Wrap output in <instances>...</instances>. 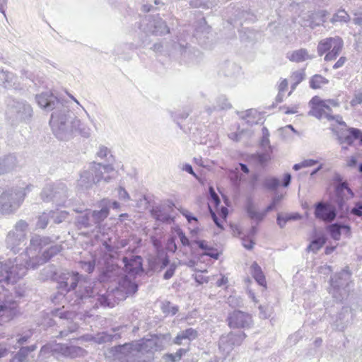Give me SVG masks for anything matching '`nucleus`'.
Segmentation results:
<instances>
[{"mask_svg": "<svg viewBox=\"0 0 362 362\" xmlns=\"http://www.w3.org/2000/svg\"><path fill=\"white\" fill-rule=\"evenodd\" d=\"M351 272L349 267H346L331 278L329 293L336 303H339L347 297L351 284Z\"/></svg>", "mask_w": 362, "mask_h": 362, "instance_id": "nucleus-1", "label": "nucleus"}, {"mask_svg": "<svg viewBox=\"0 0 362 362\" xmlns=\"http://www.w3.org/2000/svg\"><path fill=\"white\" fill-rule=\"evenodd\" d=\"M328 0H301L296 3L298 9H301V13L298 17L300 18L299 23L303 27H310L314 28L315 26L320 25V22H317L319 16L315 11V6H321L326 4Z\"/></svg>", "mask_w": 362, "mask_h": 362, "instance_id": "nucleus-2", "label": "nucleus"}, {"mask_svg": "<svg viewBox=\"0 0 362 362\" xmlns=\"http://www.w3.org/2000/svg\"><path fill=\"white\" fill-rule=\"evenodd\" d=\"M344 45L343 40L339 37H327L320 40L317 45V53L319 56H322L327 52L325 57V60L332 61L337 59L341 52Z\"/></svg>", "mask_w": 362, "mask_h": 362, "instance_id": "nucleus-3", "label": "nucleus"}, {"mask_svg": "<svg viewBox=\"0 0 362 362\" xmlns=\"http://www.w3.org/2000/svg\"><path fill=\"white\" fill-rule=\"evenodd\" d=\"M334 193H335L334 202L337 204L339 211L341 213L340 217H344L349 212L348 207H346L345 209H344V204H345V199H349V198L353 197L354 195V192L348 187L347 182H341L336 185Z\"/></svg>", "mask_w": 362, "mask_h": 362, "instance_id": "nucleus-4", "label": "nucleus"}, {"mask_svg": "<svg viewBox=\"0 0 362 362\" xmlns=\"http://www.w3.org/2000/svg\"><path fill=\"white\" fill-rule=\"evenodd\" d=\"M312 105L311 110L309 112V115H312L317 119L326 118L330 121L334 119L332 115V109L329 108V105L327 104V102L320 99L318 96H315L310 100Z\"/></svg>", "mask_w": 362, "mask_h": 362, "instance_id": "nucleus-5", "label": "nucleus"}, {"mask_svg": "<svg viewBox=\"0 0 362 362\" xmlns=\"http://www.w3.org/2000/svg\"><path fill=\"white\" fill-rule=\"evenodd\" d=\"M314 214L317 218L326 223H331L335 219L337 211L333 204L321 202L315 204Z\"/></svg>", "mask_w": 362, "mask_h": 362, "instance_id": "nucleus-6", "label": "nucleus"}, {"mask_svg": "<svg viewBox=\"0 0 362 362\" xmlns=\"http://www.w3.org/2000/svg\"><path fill=\"white\" fill-rule=\"evenodd\" d=\"M192 245H194V249L202 251L203 255L209 256L214 259L219 258L221 252L218 250L205 240H192Z\"/></svg>", "mask_w": 362, "mask_h": 362, "instance_id": "nucleus-7", "label": "nucleus"}, {"mask_svg": "<svg viewBox=\"0 0 362 362\" xmlns=\"http://www.w3.org/2000/svg\"><path fill=\"white\" fill-rule=\"evenodd\" d=\"M353 321V313L349 307H343L338 313L336 320L334 322L335 328L339 331H344Z\"/></svg>", "mask_w": 362, "mask_h": 362, "instance_id": "nucleus-8", "label": "nucleus"}, {"mask_svg": "<svg viewBox=\"0 0 362 362\" xmlns=\"http://www.w3.org/2000/svg\"><path fill=\"white\" fill-rule=\"evenodd\" d=\"M326 230L335 240H339L342 233L346 237H349L351 235L350 226L339 222H336L327 226Z\"/></svg>", "mask_w": 362, "mask_h": 362, "instance_id": "nucleus-9", "label": "nucleus"}, {"mask_svg": "<svg viewBox=\"0 0 362 362\" xmlns=\"http://www.w3.org/2000/svg\"><path fill=\"white\" fill-rule=\"evenodd\" d=\"M279 200V198L274 199L272 202L267 207V209L264 211H257L253 204L250 202L246 207V210L249 216L252 219L261 221L264 218L267 212L273 210L276 207Z\"/></svg>", "mask_w": 362, "mask_h": 362, "instance_id": "nucleus-10", "label": "nucleus"}, {"mask_svg": "<svg viewBox=\"0 0 362 362\" xmlns=\"http://www.w3.org/2000/svg\"><path fill=\"white\" fill-rule=\"evenodd\" d=\"M114 171V168L110 165H102L100 163L95 164L94 171V180L95 183L100 182L102 180L109 181L111 178L110 175L103 176L105 173L110 174Z\"/></svg>", "mask_w": 362, "mask_h": 362, "instance_id": "nucleus-11", "label": "nucleus"}, {"mask_svg": "<svg viewBox=\"0 0 362 362\" xmlns=\"http://www.w3.org/2000/svg\"><path fill=\"white\" fill-rule=\"evenodd\" d=\"M247 315L240 310L233 312L228 317V326L231 328H240L245 327L247 323Z\"/></svg>", "mask_w": 362, "mask_h": 362, "instance_id": "nucleus-12", "label": "nucleus"}, {"mask_svg": "<svg viewBox=\"0 0 362 362\" xmlns=\"http://www.w3.org/2000/svg\"><path fill=\"white\" fill-rule=\"evenodd\" d=\"M198 337V332L193 328H187L179 332L173 339V344L181 345L183 340L193 341Z\"/></svg>", "mask_w": 362, "mask_h": 362, "instance_id": "nucleus-13", "label": "nucleus"}, {"mask_svg": "<svg viewBox=\"0 0 362 362\" xmlns=\"http://www.w3.org/2000/svg\"><path fill=\"white\" fill-rule=\"evenodd\" d=\"M125 263V270L131 274H137L143 271L141 258L139 256L128 260L127 257L123 259Z\"/></svg>", "mask_w": 362, "mask_h": 362, "instance_id": "nucleus-14", "label": "nucleus"}, {"mask_svg": "<svg viewBox=\"0 0 362 362\" xmlns=\"http://www.w3.org/2000/svg\"><path fill=\"white\" fill-rule=\"evenodd\" d=\"M36 100L42 108H52L56 98L51 91H45L37 95Z\"/></svg>", "mask_w": 362, "mask_h": 362, "instance_id": "nucleus-15", "label": "nucleus"}, {"mask_svg": "<svg viewBox=\"0 0 362 362\" xmlns=\"http://www.w3.org/2000/svg\"><path fill=\"white\" fill-rule=\"evenodd\" d=\"M250 273L256 282L265 289L267 288L266 277L259 264L254 262L250 267Z\"/></svg>", "mask_w": 362, "mask_h": 362, "instance_id": "nucleus-16", "label": "nucleus"}, {"mask_svg": "<svg viewBox=\"0 0 362 362\" xmlns=\"http://www.w3.org/2000/svg\"><path fill=\"white\" fill-rule=\"evenodd\" d=\"M327 240L326 234L315 232L308 247V250L315 253L317 252L325 244Z\"/></svg>", "mask_w": 362, "mask_h": 362, "instance_id": "nucleus-17", "label": "nucleus"}, {"mask_svg": "<svg viewBox=\"0 0 362 362\" xmlns=\"http://www.w3.org/2000/svg\"><path fill=\"white\" fill-rule=\"evenodd\" d=\"M328 80L321 75L316 74L313 76L310 81V86L313 89L320 88L322 85L328 83Z\"/></svg>", "mask_w": 362, "mask_h": 362, "instance_id": "nucleus-18", "label": "nucleus"}, {"mask_svg": "<svg viewBox=\"0 0 362 362\" xmlns=\"http://www.w3.org/2000/svg\"><path fill=\"white\" fill-rule=\"evenodd\" d=\"M13 314V309L6 305L0 304V325L3 322L10 320Z\"/></svg>", "mask_w": 362, "mask_h": 362, "instance_id": "nucleus-19", "label": "nucleus"}, {"mask_svg": "<svg viewBox=\"0 0 362 362\" xmlns=\"http://www.w3.org/2000/svg\"><path fill=\"white\" fill-rule=\"evenodd\" d=\"M187 351L188 349L180 348L175 354H166L165 358L170 362L179 361Z\"/></svg>", "mask_w": 362, "mask_h": 362, "instance_id": "nucleus-20", "label": "nucleus"}, {"mask_svg": "<svg viewBox=\"0 0 362 362\" xmlns=\"http://www.w3.org/2000/svg\"><path fill=\"white\" fill-rule=\"evenodd\" d=\"M350 21L349 15L344 10H339L332 18V22L347 23Z\"/></svg>", "mask_w": 362, "mask_h": 362, "instance_id": "nucleus-21", "label": "nucleus"}, {"mask_svg": "<svg viewBox=\"0 0 362 362\" xmlns=\"http://www.w3.org/2000/svg\"><path fill=\"white\" fill-rule=\"evenodd\" d=\"M151 214L156 219L163 222H167L170 219V216L168 214H163L162 210L159 208L153 209Z\"/></svg>", "mask_w": 362, "mask_h": 362, "instance_id": "nucleus-22", "label": "nucleus"}, {"mask_svg": "<svg viewBox=\"0 0 362 362\" xmlns=\"http://www.w3.org/2000/svg\"><path fill=\"white\" fill-rule=\"evenodd\" d=\"M337 139H338L339 144H343L346 143L349 146H351L354 141L353 140L352 137L351 136V134L349 132H348L347 134H345L344 132H341V134H338Z\"/></svg>", "mask_w": 362, "mask_h": 362, "instance_id": "nucleus-23", "label": "nucleus"}, {"mask_svg": "<svg viewBox=\"0 0 362 362\" xmlns=\"http://www.w3.org/2000/svg\"><path fill=\"white\" fill-rule=\"evenodd\" d=\"M347 132L350 133L354 141L358 140L359 144H362V131L361 129L350 127L347 129Z\"/></svg>", "mask_w": 362, "mask_h": 362, "instance_id": "nucleus-24", "label": "nucleus"}, {"mask_svg": "<svg viewBox=\"0 0 362 362\" xmlns=\"http://www.w3.org/2000/svg\"><path fill=\"white\" fill-rule=\"evenodd\" d=\"M310 58L306 49H300L296 51V62H303Z\"/></svg>", "mask_w": 362, "mask_h": 362, "instance_id": "nucleus-25", "label": "nucleus"}, {"mask_svg": "<svg viewBox=\"0 0 362 362\" xmlns=\"http://www.w3.org/2000/svg\"><path fill=\"white\" fill-rule=\"evenodd\" d=\"M317 163V160L313 159L304 160L300 163H296V171L300 170L302 168L313 166Z\"/></svg>", "mask_w": 362, "mask_h": 362, "instance_id": "nucleus-26", "label": "nucleus"}, {"mask_svg": "<svg viewBox=\"0 0 362 362\" xmlns=\"http://www.w3.org/2000/svg\"><path fill=\"white\" fill-rule=\"evenodd\" d=\"M350 214L356 216L362 217V202H356L354 206L351 209Z\"/></svg>", "mask_w": 362, "mask_h": 362, "instance_id": "nucleus-27", "label": "nucleus"}, {"mask_svg": "<svg viewBox=\"0 0 362 362\" xmlns=\"http://www.w3.org/2000/svg\"><path fill=\"white\" fill-rule=\"evenodd\" d=\"M177 235L180 238V242L183 246H190L192 248L194 247V245H192V241L190 242L188 238L185 235V234L182 231H179Z\"/></svg>", "mask_w": 362, "mask_h": 362, "instance_id": "nucleus-28", "label": "nucleus"}, {"mask_svg": "<svg viewBox=\"0 0 362 362\" xmlns=\"http://www.w3.org/2000/svg\"><path fill=\"white\" fill-rule=\"evenodd\" d=\"M279 185V181L276 178H268L265 181L266 187L270 189H276Z\"/></svg>", "mask_w": 362, "mask_h": 362, "instance_id": "nucleus-29", "label": "nucleus"}, {"mask_svg": "<svg viewBox=\"0 0 362 362\" xmlns=\"http://www.w3.org/2000/svg\"><path fill=\"white\" fill-rule=\"evenodd\" d=\"M109 214V209L107 207L103 208L100 211H94L93 216L97 218H105Z\"/></svg>", "mask_w": 362, "mask_h": 362, "instance_id": "nucleus-30", "label": "nucleus"}, {"mask_svg": "<svg viewBox=\"0 0 362 362\" xmlns=\"http://www.w3.org/2000/svg\"><path fill=\"white\" fill-rule=\"evenodd\" d=\"M209 192L211 198V201L215 207H217L220 204V199L217 194L215 192L213 187H209Z\"/></svg>", "mask_w": 362, "mask_h": 362, "instance_id": "nucleus-31", "label": "nucleus"}, {"mask_svg": "<svg viewBox=\"0 0 362 362\" xmlns=\"http://www.w3.org/2000/svg\"><path fill=\"white\" fill-rule=\"evenodd\" d=\"M181 214L187 218V221L189 223H191L192 221L197 223L198 219L194 216L189 211L187 210H182L180 211Z\"/></svg>", "mask_w": 362, "mask_h": 362, "instance_id": "nucleus-32", "label": "nucleus"}, {"mask_svg": "<svg viewBox=\"0 0 362 362\" xmlns=\"http://www.w3.org/2000/svg\"><path fill=\"white\" fill-rule=\"evenodd\" d=\"M259 309L260 310V315L262 318H267L270 316V314L272 313V309L269 308H264L262 305H260L259 307Z\"/></svg>", "mask_w": 362, "mask_h": 362, "instance_id": "nucleus-33", "label": "nucleus"}, {"mask_svg": "<svg viewBox=\"0 0 362 362\" xmlns=\"http://www.w3.org/2000/svg\"><path fill=\"white\" fill-rule=\"evenodd\" d=\"M293 218H294L293 216H288L284 218L281 215H279L277 217V222L281 227H283L287 221L291 220Z\"/></svg>", "mask_w": 362, "mask_h": 362, "instance_id": "nucleus-34", "label": "nucleus"}, {"mask_svg": "<svg viewBox=\"0 0 362 362\" xmlns=\"http://www.w3.org/2000/svg\"><path fill=\"white\" fill-rule=\"evenodd\" d=\"M353 22L355 25L362 26V12H356L354 13Z\"/></svg>", "mask_w": 362, "mask_h": 362, "instance_id": "nucleus-35", "label": "nucleus"}, {"mask_svg": "<svg viewBox=\"0 0 362 362\" xmlns=\"http://www.w3.org/2000/svg\"><path fill=\"white\" fill-rule=\"evenodd\" d=\"M362 103V93L356 94L354 99L351 101V105L355 106L358 104Z\"/></svg>", "mask_w": 362, "mask_h": 362, "instance_id": "nucleus-36", "label": "nucleus"}, {"mask_svg": "<svg viewBox=\"0 0 362 362\" xmlns=\"http://www.w3.org/2000/svg\"><path fill=\"white\" fill-rule=\"evenodd\" d=\"M175 267L174 265L171 266L164 274V279H170L175 273Z\"/></svg>", "mask_w": 362, "mask_h": 362, "instance_id": "nucleus-37", "label": "nucleus"}, {"mask_svg": "<svg viewBox=\"0 0 362 362\" xmlns=\"http://www.w3.org/2000/svg\"><path fill=\"white\" fill-rule=\"evenodd\" d=\"M346 62V58L345 57H341L337 62L333 65L334 69H337L344 66L345 62Z\"/></svg>", "mask_w": 362, "mask_h": 362, "instance_id": "nucleus-38", "label": "nucleus"}, {"mask_svg": "<svg viewBox=\"0 0 362 362\" xmlns=\"http://www.w3.org/2000/svg\"><path fill=\"white\" fill-rule=\"evenodd\" d=\"M305 74L303 70L296 73V86L305 78Z\"/></svg>", "mask_w": 362, "mask_h": 362, "instance_id": "nucleus-39", "label": "nucleus"}, {"mask_svg": "<svg viewBox=\"0 0 362 362\" xmlns=\"http://www.w3.org/2000/svg\"><path fill=\"white\" fill-rule=\"evenodd\" d=\"M270 160V156L266 154H262L258 156V161L261 165H264Z\"/></svg>", "mask_w": 362, "mask_h": 362, "instance_id": "nucleus-40", "label": "nucleus"}, {"mask_svg": "<svg viewBox=\"0 0 362 362\" xmlns=\"http://www.w3.org/2000/svg\"><path fill=\"white\" fill-rule=\"evenodd\" d=\"M216 213L223 219L226 220L228 215V209L226 207H222L220 211H216Z\"/></svg>", "mask_w": 362, "mask_h": 362, "instance_id": "nucleus-41", "label": "nucleus"}, {"mask_svg": "<svg viewBox=\"0 0 362 362\" xmlns=\"http://www.w3.org/2000/svg\"><path fill=\"white\" fill-rule=\"evenodd\" d=\"M357 165V160L356 157L351 156L347 160V165L351 168L356 167Z\"/></svg>", "mask_w": 362, "mask_h": 362, "instance_id": "nucleus-42", "label": "nucleus"}, {"mask_svg": "<svg viewBox=\"0 0 362 362\" xmlns=\"http://www.w3.org/2000/svg\"><path fill=\"white\" fill-rule=\"evenodd\" d=\"M108 153V149L105 147H102L100 148L99 151L98 152V156L100 158H104L107 156Z\"/></svg>", "mask_w": 362, "mask_h": 362, "instance_id": "nucleus-43", "label": "nucleus"}, {"mask_svg": "<svg viewBox=\"0 0 362 362\" xmlns=\"http://www.w3.org/2000/svg\"><path fill=\"white\" fill-rule=\"evenodd\" d=\"M291 176L290 174H285L283 178V186L286 187L291 182Z\"/></svg>", "mask_w": 362, "mask_h": 362, "instance_id": "nucleus-44", "label": "nucleus"}, {"mask_svg": "<svg viewBox=\"0 0 362 362\" xmlns=\"http://www.w3.org/2000/svg\"><path fill=\"white\" fill-rule=\"evenodd\" d=\"M334 119L332 120H336V122L342 126H346V123L342 120V117L340 115L333 116Z\"/></svg>", "mask_w": 362, "mask_h": 362, "instance_id": "nucleus-45", "label": "nucleus"}, {"mask_svg": "<svg viewBox=\"0 0 362 362\" xmlns=\"http://www.w3.org/2000/svg\"><path fill=\"white\" fill-rule=\"evenodd\" d=\"M325 102H327V104H328L329 105V107L331 106H333V107H338L339 106V103L337 100H325Z\"/></svg>", "mask_w": 362, "mask_h": 362, "instance_id": "nucleus-46", "label": "nucleus"}, {"mask_svg": "<svg viewBox=\"0 0 362 362\" xmlns=\"http://www.w3.org/2000/svg\"><path fill=\"white\" fill-rule=\"evenodd\" d=\"M169 264V259L167 256H165L162 260H161V266L160 269H164L167 265Z\"/></svg>", "mask_w": 362, "mask_h": 362, "instance_id": "nucleus-47", "label": "nucleus"}, {"mask_svg": "<svg viewBox=\"0 0 362 362\" xmlns=\"http://www.w3.org/2000/svg\"><path fill=\"white\" fill-rule=\"evenodd\" d=\"M254 244L255 243L252 240H249L247 242H245L243 245L246 249L251 250L253 247Z\"/></svg>", "mask_w": 362, "mask_h": 362, "instance_id": "nucleus-48", "label": "nucleus"}, {"mask_svg": "<svg viewBox=\"0 0 362 362\" xmlns=\"http://www.w3.org/2000/svg\"><path fill=\"white\" fill-rule=\"evenodd\" d=\"M335 249L334 246H327L325 250L326 255H330Z\"/></svg>", "mask_w": 362, "mask_h": 362, "instance_id": "nucleus-49", "label": "nucleus"}, {"mask_svg": "<svg viewBox=\"0 0 362 362\" xmlns=\"http://www.w3.org/2000/svg\"><path fill=\"white\" fill-rule=\"evenodd\" d=\"M322 168V165L320 164L318 167H317L316 168H315L314 170H312V172L310 173V175L311 176H313L315 175L317 172H319L321 169Z\"/></svg>", "mask_w": 362, "mask_h": 362, "instance_id": "nucleus-50", "label": "nucleus"}, {"mask_svg": "<svg viewBox=\"0 0 362 362\" xmlns=\"http://www.w3.org/2000/svg\"><path fill=\"white\" fill-rule=\"evenodd\" d=\"M212 217H213V219H214V221L215 223L217 225V226H218V227H220V228H222V226H221V223H220L218 222V218H217V217H216V213H215V212H213V213H212Z\"/></svg>", "mask_w": 362, "mask_h": 362, "instance_id": "nucleus-51", "label": "nucleus"}, {"mask_svg": "<svg viewBox=\"0 0 362 362\" xmlns=\"http://www.w3.org/2000/svg\"><path fill=\"white\" fill-rule=\"evenodd\" d=\"M85 264H86L88 266V269L87 271L89 272V273H91L93 269H94V264H91L90 262H88V263H85Z\"/></svg>", "mask_w": 362, "mask_h": 362, "instance_id": "nucleus-52", "label": "nucleus"}, {"mask_svg": "<svg viewBox=\"0 0 362 362\" xmlns=\"http://www.w3.org/2000/svg\"><path fill=\"white\" fill-rule=\"evenodd\" d=\"M185 170L187 172H188L189 173L192 174V175H195L194 171H193V169H192V167L191 165H186L185 166Z\"/></svg>", "mask_w": 362, "mask_h": 362, "instance_id": "nucleus-53", "label": "nucleus"}, {"mask_svg": "<svg viewBox=\"0 0 362 362\" xmlns=\"http://www.w3.org/2000/svg\"><path fill=\"white\" fill-rule=\"evenodd\" d=\"M240 168L242 171H243L245 173H247L249 172L247 167L245 164H240Z\"/></svg>", "mask_w": 362, "mask_h": 362, "instance_id": "nucleus-54", "label": "nucleus"}, {"mask_svg": "<svg viewBox=\"0 0 362 362\" xmlns=\"http://www.w3.org/2000/svg\"><path fill=\"white\" fill-rule=\"evenodd\" d=\"M322 340L320 339V338H317L315 340V345L316 346H319L322 344Z\"/></svg>", "mask_w": 362, "mask_h": 362, "instance_id": "nucleus-55", "label": "nucleus"}, {"mask_svg": "<svg viewBox=\"0 0 362 362\" xmlns=\"http://www.w3.org/2000/svg\"><path fill=\"white\" fill-rule=\"evenodd\" d=\"M7 352L6 349H0V358L4 356Z\"/></svg>", "mask_w": 362, "mask_h": 362, "instance_id": "nucleus-56", "label": "nucleus"}, {"mask_svg": "<svg viewBox=\"0 0 362 362\" xmlns=\"http://www.w3.org/2000/svg\"><path fill=\"white\" fill-rule=\"evenodd\" d=\"M112 206L115 208V209H118L119 208V204L117 202H114L112 203Z\"/></svg>", "mask_w": 362, "mask_h": 362, "instance_id": "nucleus-57", "label": "nucleus"}, {"mask_svg": "<svg viewBox=\"0 0 362 362\" xmlns=\"http://www.w3.org/2000/svg\"><path fill=\"white\" fill-rule=\"evenodd\" d=\"M171 243L173 245V248L172 249L173 252H175L177 249V247H176V245L174 243V240H171Z\"/></svg>", "mask_w": 362, "mask_h": 362, "instance_id": "nucleus-58", "label": "nucleus"}, {"mask_svg": "<svg viewBox=\"0 0 362 362\" xmlns=\"http://www.w3.org/2000/svg\"><path fill=\"white\" fill-rule=\"evenodd\" d=\"M358 170L359 173H362V163H361L358 166Z\"/></svg>", "mask_w": 362, "mask_h": 362, "instance_id": "nucleus-59", "label": "nucleus"}, {"mask_svg": "<svg viewBox=\"0 0 362 362\" xmlns=\"http://www.w3.org/2000/svg\"><path fill=\"white\" fill-rule=\"evenodd\" d=\"M295 216H296V220H298L301 218L300 215L296 212Z\"/></svg>", "mask_w": 362, "mask_h": 362, "instance_id": "nucleus-60", "label": "nucleus"}, {"mask_svg": "<svg viewBox=\"0 0 362 362\" xmlns=\"http://www.w3.org/2000/svg\"><path fill=\"white\" fill-rule=\"evenodd\" d=\"M251 298H252V300H253L254 302L257 303V299H256V297L255 296V295H254L253 293L251 295Z\"/></svg>", "mask_w": 362, "mask_h": 362, "instance_id": "nucleus-61", "label": "nucleus"}, {"mask_svg": "<svg viewBox=\"0 0 362 362\" xmlns=\"http://www.w3.org/2000/svg\"><path fill=\"white\" fill-rule=\"evenodd\" d=\"M19 223L21 224L22 226H25V227H26L28 226V224L25 222H24V221H21Z\"/></svg>", "mask_w": 362, "mask_h": 362, "instance_id": "nucleus-62", "label": "nucleus"}, {"mask_svg": "<svg viewBox=\"0 0 362 362\" xmlns=\"http://www.w3.org/2000/svg\"><path fill=\"white\" fill-rule=\"evenodd\" d=\"M283 83H284V84H285V86H286V85H287V82H286V81L282 82L281 85H283Z\"/></svg>", "mask_w": 362, "mask_h": 362, "instance_id": "nucleus-63", "label": "nucleus"}, {"mask_svg": "<svg viewBox=\"0 0 362 362\" xmlns=\"http://www.w3.org/2000/svg\"><path fill=\"white\" fill-rule=\"evenodd\" d=\"M197 230H192V232H191V233H197Z\"/></svg>", "mask_w": 362, "mask_h": 362, "instance_id": "nucleus-64", "label": "nucleus"}]
</instances>
